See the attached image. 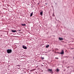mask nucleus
Listing matches in <instances>:
<instances>
[{
	"label": "nucleus",
	"mask_w": 74,
	"mask_h": 74,
	"mask_svg": "<svg viewBox=\"0 0 74 74\" xmlns=\"http://www.w3.org/2000/svg\"><path fill=\"white\" fill-rule=\"evenodd\" d=\"M18 32H20L21 31V29H20V30H18Z\"/></svg>",
	"instance_id": "4468645a"
},
{
	"label": "nucleus",
	"mask_w": 74,
	"mask_h": 74,
	"mask_svg": "<svg viewBox=\"0 0 74 74\" xmlns=\"http://www.w3.org/2000/svg\"><path fill=\"white\" fill-rule=\"evenodd\" d=\"M23 48H24V49H27V47L25 45L23 46Z\"/></svg>",
	"instance_id": "7ed1b4c3"
},
{
	"label": "nucleus",
	"mask_w": 74,
	"mask_h": 74,
	"mask_svg": "<svg viewBox=\"0 0 74 74\" xmlns=\"http://www.w3.org/2000/svg\"><path fill=\"white\" fill-rule=\"evenodd\" d=\"M33 15V13H31L30 15V16H32Z\"/></svg>",
	"instance_id": "1a4fd4ad"
},
{
	"label": "nucleus",
	"mask_w": 74,
	"mask_h": 74,
	"mask_svg": "<svg viewBox=\"0 0 74 74\" xmlns=\"http://www.w3.org/2000/svg\"><path fill=\"white\" fill-rule=\"evenodd\" d=\"M34 71V70L32 69V70H31V71Z\"/></svg>",
	"instance_id": "ddd939ff"
},
{
	"label": "nucleus",
	"mask_w": 74,
	"mask_h": 74,
	"mask_svg": "<svg viewBox=\"0 0 74 74\" xmlns=\"http://www.w3.org/2000/svg\"><path fill=\"white\" fill-rule=\"evenodd\" d=\"M18 67H20V65H18L16 66H17V67H18Z\"/></svg>",
	"instance_id": "f8f14e48"
},
{
	"label": "nucleus",
	"mask_w": 74,
	"mask_h": 74,
	"mask_svg": "<svg viewBox=\"0 0 74 74\" xmlns=\"http://www.w3.org/2000/svg\"><path fill=\"white\" fill-rule=\"evenodd\" d=\"M21 25H22V26H26V24H21Z\"/></svg>",
	"instance_id": "6e6552de"
},
{
	"label": "nucleus",
	"mask_w": 74,
	"mask_h": 74,
	"mask_svg": "<svg viewBox=\"0 0 74 74\" xmlns=\"http://www.w3.org/2000/svg\"><path fill=\"white\" fill-rule=\"evenodd\" d=\"M60 54H62V55L64 54V51H63V50H62V52L61 53H60Z\"/></svg>",
	"instance_id": "20e7f679"
},
{
	"label": "nucleus",
	"mask_w": 74,
	"mask_h": 74,
	"mask_svg": "<svg viewBox=\"0 0 74 74\" xmlns=\"http://www.w3.org/2000/svg\"><path fill=\"white\" fill-rule=\"evenodd\" d=\"M50 71V72L51 73H52V69H49L47 71Z\"/></svg>",
	"instance_id": "f03ea898"
},
{
	"label": "nucleus",
	"mask_w": 74,
	"mask_h": 74,
	"mask_svg": "<svg viewBox=\"0 0 74 74\" xmlns=\"http://www.w3.org/2000/svg\"><path fill=\"white\" fill-rule=\"evenodd\" d=\"M7 52L8 53H11V52H12V50H11V49H8L7 50Z\"/></svg>",
	"instance_id": "f257e3e1"
},
{
	"label": "nucleus",
	"mask_w": 74,
	"mask_h": 74,
	"mask_svg": "<svg viewBox=\"0 0 74 74\" xmlns=\"http://www.w3.org/2000/svg\"><path fill=\"white\" fill-rule=\"evenodd\" d=\"M11 31L12 32H13V33H15V32H16V30H12Z\"/></svg>",
	"instance_id": "0eeeda50"
},
{
	"label": "nucleus",
	"mask_w": 74,
	"mask_h": 74,
	"mask_svg": "<svg viewBox=\"0 0 74 74\" xmlns=\"http://www.w3.org/2000/svg\"><path fill=\"white\" fill-rule=\"evenodd\" d=\"M56 59H58V58H56Z\"/></svg>",
	"instance_id": "2eb2a0df"
},
{
	"label": "nucleus",
	"mask_w": 74,
	"mask_h": 74,
	"mask_svg": "<svg viewBox=\"0 0 74 74\" xmlns=\"http://www.w3.org/2000/svg\"><path fill=\"white\" fill-rule=\"evenodd\" d=\"M59 40H63V38H59Z\"/></svg>",
	"instance_id": "423d86ee"
},
{
	"label": "nucleus",
	"mask_w": 74,
	"mask_h": 74,
	"mask_svg": "<svg viewBox=\"0 0 74 74\" xmlns=\"http://www.w3.org/2000/svg\"><path fill=\"white\" fill-rule=\"evenodd\" d=\"M44 59V58H43L42 59Z\"/></svg>",
	"instance_id": "dca6fc26"
},
{
	"label": "nucleus",
	"mask_w": 74,
	"mask_h": 74,
	"mask_svg": "<svg viewBox=\"0 0 74 74\" xmlns=\"http://www.w3.org/2000/svg\"><path fill=\"white\" fill-rule=\"evenodd\" d=\"M45 4L47 5V3H45Z\"/></svg>",
	"instance_id": "a211bd4d"
},
{
	"label": "nucleus",
	"mask_w": 74,
	"mask_h": 74,
	"mask_svg": "<svg viewBox=\"0 0 74 74\" xmlns=\"http://www.w3.org/2000/svg\"><path fill=\"white\" fill-rule=\"evenodd\" d=\"M46 48H47V46H46Z\"/></svg>",
	"instance_id": "f3484780"
},
{
	"label": "nucleus",
	"mask_w": 74,
	"mask_h": 74,
	"mask_svg": "<svg viewBox=\"0 0 74 74\" xmlns=\"http://www.w3.org/2000/svg\"><path fill=\"white\" fill-rule=\"evenodd\" d=\"M73 59H74V58H73Z\"/></svg>",
	"instance_id": "6ab92c4d"
},
{
	"label": "nucleus",
	"mask_w": 74,
	"mask_h": 74,
	"mask_svg": "<svg viewBox=\"0 0 74 74\" xmlns=\"http://www.w3.org/2000/svg\"><path fill=\"white\" fill-rule=\"evenodd\" d=\"M59 71V69H57V71Z\"/></svg>",
	"instance_id": "9b49d317"
},
{
	"label": "nucleus",
	"mask_w": 74,
	"mask_h": 74,
	"mask_svg": "<svg viewBox=\"0 0 74 74\" xmlns=\"http://www.w3.org/2000/svg\"><path fill=\"white\" fill-rule=\"evenodd\" d=\"M40 15H42V11L41 10H40Z\"/></svg>",
	"instance_id": "39448f33"
},
{
	"label": "nucleus",
	"mask_w": 74,
	"mask_h": 74,
	"mask_svg": "<svg viewBox=\"0 0 74 74\" xmlns=\"http://www.w3.org/2000/svg\"><path fill=\"white\" fill-rule=\"evenodd\" d=\"M49 47V45H47V48H48Z\"/></svg>",
	"instance_id": "9d476101"
}]
</instances>
